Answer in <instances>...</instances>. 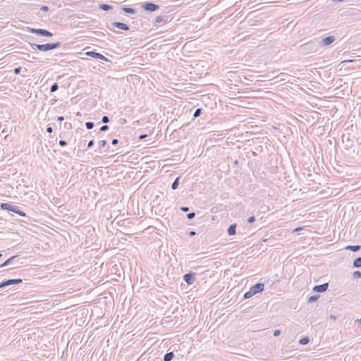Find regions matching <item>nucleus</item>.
<instances>
[{
	"label": "nucleus",
	"mask_w": 361,
	"mask_h": 361,
	"mask_svg": "<svg viewBox=\"0 0 361 361\" xmlns=\"http://www.w3.org/2000/svg\"><path fill=\"white\" fill-rule=\"evenodd\" d=\"M353 276L354 278H361V272L360 271H355L353 272Z\"/></svg>",
	"instance_id": "cd10ccee"
},
{
	"label": "nucleus",
	"mask_w": 361,
	"mask_h": 361,
	"mask_svg": "<svg viewBox=\"0 0 361 361\" xmlns=\"http://www.w3.org/2000/svg\"><path fill=\"white\" fill-rule=\"evenodd\" d=\"M164 18L162 16H157L154 19V24L156 25H159V23L164 22Z\"/></svg>",
	"instance_id": "412c9836"
},
{
	"label": "nucleus",
	"mask_w": 361,
	"mask_h": 361,
	"mask_svg": "<svg viewBox=\"0 0 361 361\" xmlns=\"http://www.w3.org/2000/svg\"><path fill=\"white\" fill-rule=\"evenodd\" d=\"M2 256H3V255L0 253V258H1Z\"/></svg>",
	"instance_id": "864d4df0"
},
{
	"label": "nucleus",
	"mask_w": 361,
	"mask_h": 361,
	"mask_svg": "<svg viewBox=\"0 0 361 361\" xmlns=\"http://www.w3.org/2000/svg\"><path fill=\"white\" fill-rule=\"evenodd\" d=\"M353 267H356V268H360L361 267V257H357L353 261Z\"/></svg>",
	"instance_id": "aec40b11"
},
{
	"label": "nucleus",
	"mask_w": 361,
	"mask_h": 361,
	"mask_svg": "<svg viewBox=\"0 0 361 361\" xmlns=\"http://www.w3.org/2000/svg\"><path fill=\"white\" fill-rule=\"evenodd\" d=\"M109 30H111V31H114L113 29H111V27H109Z\"/></svg>",
	"instance_id": "3c124183"
},
{
	"label": "nucleus",
	"mask_w": 361,
	"mask_h": 361,
	"mask_svg": "<svg viewBox=\"0 0 361 361\" xmlns=\"http://www.w3.org/2000/svg\"><path fill=\"white\" fill-rule=\"evenodd\" d=\"M99 8L105 11H109L112 9V6L111 5L106 4H101L99 6Z\"/></svg>",
	"instance_id": "6ab92c4d"
},
{
	"label": "nucleus",
	"mask_w": 361,
	"mask_h": 361,
	"mask_svg": "<svg viewBox=\"0 0 361 361\" xmlns=\"http://www.w3.org/2000/svg\"><path fill=\"white\" fill-rule=\"evenodd\" d=\"M109 129V126L107 125H104L100 128V130L104 132L106 131Z\"/></svg>",
	"instance_id": "f704fd0d"
},
{
	"label": "nucleus",
	"mask_w": 361,
	"mask_h": 361,
	"mask_svg": "<svg viewBox=\"0 0 361 361\" xmlns=\"http://www.w3.org/2000/svg\"><path fill=\"white\" fill-rule=\"evenodd\" d=\"M85 126L87 130H91L94 128V123L92 121H87L85 123Z\"/></svg>",
	"instance_id": "a878e982"
},
{
	"label": "nucleus",
	"mask_w": 361,
	"mask_h": 361,
	"mask_svg": "<svg viewBox=\"0 0 361 361\" xmlns=\"http://www.w3.org/2000/svg\"><path fill=\"white\" fill-rule=\"evenodd\" d=\"M85 55L88 56H91V57L97 59H100V60H102V61H109V59L106 57H105L104 55H102L100 53L96 52L94 51H87L85 53Z\"/></svg>",
	"instance_id": "0eeeda50"
},
{
	"label": "nucleus",
	"mask_w": 361,
	"mask_h": 361,
	"mask_svg": "<svg viewBox=\"0 0 361 361\" xmlns=\"http://www.w3.org/2000/svg\"><path fill=\"white\" fill-rule=\"evenodd\" d=\"M180 210L184 212H187L189 211V207H180Z\"/></svg>",
	"instance_id": "ea45409f"
},
{
	"label": "nucleus",
	"mask_w": 361,
	"mask_h": 361,
	"mask_svg": "<svg viewBox=\"0 0 361 361\" xmlns=\"http://www.w3.org/2000/svg\"><path fill=\"white\" fill-rule=\"evenodd\" d=\"M59 144L61 147H65L67 145V142L64 140H59Z\"/></svg>",
	"instance_id": "473e14b6"
},
{
	"label": "nucleus",
	"mask_w": 361,
	"mask_h": 361,
	"mask_svg": "<svg viewBox=\"0 0 361 361\" xmlns=\"http://www.w3.org/2000/svg\"><path fill=\"white\" fill-rule=\"evenodd\" d=\"M255 294L252 293V291L250 289L248 291L245 292L244 293L243 298L245 299H248L251 297H252Z\"/></svg>",
	"instance_id": "5701e85b"
},
{
	"label": "nucleus",
	"mask_w": 361,
	"mask_h": 361,
	"mask_svg": "<svg viewBox=\"0 0 361 361\" xmlns=\"http://www.w3.org/2000/svg\"><path fill=\"white\" fill-rule=\"evenodd\" d=\"M0 207L4 210H8L18 214L20 216H25L26 214L19 209V207L11 205L8 203H1Z\"/></svg>",
	"instance_id": "f03ea898"
},
{
	"label": "nucleus",
	"mask_w": 361,
	"mask_h": 361,
	"mask_svg": "<svg viewBox=\"0 0 361 361\" xmlns=\"http://www.w3.org/2000/svg\"><path fill=\"white\" fill-rule=\"evenodd\" d=\"M196 273L195 272H189L183 275V279L184 281H185L188 285H192L196 280Z\"/></svg>",
	"instance_id": "39448f33"
},
{
	"label": "nucleus",
	"mask_w": 361,
	"mask_h": 361,
	"mask_svg": "<svg viewBox=\"0 0 361 361\" xmlns=\"http://www.w3.org/2000/svg\"><path fill=\"white\" fill-rule=\"evenodd\" d=\"M111 25L123 30H130V27L127 24L121 22H113Z\"/></svg>",
	"instance_id": "9b49d317"
},
{
	"label": "nucleus",
	"mask_w": 361,
	"mask_h": 361,
	"mask_svg": "<svg viewBox=\"0 0 361 361\" xmlns=\"http://www.w3.org/2000/svg\"><path fill=\"white\" fill-rule=\"evenodd\" d=\"M361 245H348L345 247V250H350L352 252H357L360 250Z\"/></svg>",
	"instance_id": "4468645a"
},
{
	"label": "nucleus",
	"mask_w": 361,
	"mask_h": 361,
	"mask_svg": "<svg viewBox=\"0 0 361 361\" xmlns=\"http://www.w3.org/2000/svg\"><path fill=\"white\" fill-rule=\"evenodd\" d=\"M195 235H196V232L195 231H191L189 232V235L190 236H193Z\"/></svg>",
	"instance_id": "a18cd8bd"
},
{
	"label": "nucleus",
	"mask_w": 361,
	"mask_h": 361,
	"mask_svg": "<svg viewBox=\"0 0 361 361\" xmlns=\"http://www.w3.org/2000/svg\"><path fill=\"white\" fill-rule=\"evenodd\" d=\"M300 229H301L300 228H297L295 231H299Z\"/></svg>",
	"instance_id": "8fccbe9b"
},
{
	"label": "nucleus",
	"mask_w": 361,
	"mask_h": 361,
	"mask_svg": "<svg viewBox=\"0 0 361 361\" xmlns=\"http://www.w3.org/2000/svg\"><path fill=\"white\" fill-rule=\"evenodd\" d=\"M118 143V139H113L112 141H111V144L113 145H116Z\"/></svg>",
	"instance_id": "a19ab883"
},
{
	"label": "nucleus",
	"mask_w": 361,
	"mask_h": 361,
	"mask_svg": "<svg viewBox=\"0 0 361 361\" xmlns=\"http://www.w3.org/2000/svg\"><path fill=\"white\" fill-rule=\"evenodd\" d=\"M47 132L49 133H52L53 132V128L51 126H48L47 128Z\"/></svg>",
	"instance_id": "37998d69"
},
{
	"label": "nucleus",
	"mask_w": 361,
	"mask_h": 361,
	"mask_svg": "<svg viewBox=\"0 0 361 361\" xmlns=\"http://www.w3.org/2000/svg\"><path fill=\"white\" fill-rule=\"evenodd\" d=\"M336 40L334 36H328L322 39L320 42V45L323 47H326L332 44Z\"/></svg>",
	"instance_id": "1a4fd4ad"
},
{
	"label": "nucleus",
	"mask_w": 361,
	"mask_h": 361,
	"mask_svg": "<svg viewBox=\"0 0 361 361\" xmlns=\"http://www.w3.org/2000/svg\"><path fill=\"white\" fill-rule=\"evenodd\" d=\"M180 177L178 176L177 177L175 180L173 182L172 185H171V189L175 190L178 188V185H179V180H180Z\"/></svg>",
	"instance_id": "a211bd4d"
},
{
	"label": "nucleus",
	"mask_w": 361,
	"mask_h": 361,
	"mask_svg": "<svg viewBox=\"0 0 361 361\" xmlns=\"http://www.w3.org/2000/svg\"><path fill=\"white\" fill-rule=\"evenodd\" d=\"M142 8L147 11L153 12L158 10L159 6L152 2H145L142 5Z\"/></svg>",
	"instance_id": "423d86ee"
},
{
	"label": "nucleus",
	"mask_w": 361,
	"mask_h": 361,
	"mask_svg": "<svg viewBox=\"0 0 361 361\" xmlns=\"http://www.w3.org/2000/svg\"><path fill=\"white\" fill-rule=\"evenodd\" d=\"M17 257V256H12L11 257L8 258L7 260H6L3 264L0 265V267H6L12 263V262Z\"/></svg>",
	"instance_id": "2eb2a0df"
},
{
	"label": "nucleus",
	"mask_w": 361,
	"mask_h": 361,
	"mask_svg": "<svg viewBox=\"0 0 361 361\" xmlns=\"http://www.w3.org/2000/svg\"><path fill=\"white\" fill-rule=\"evenodd\" d=\"M41 10L43 11L47 12V11H48L49 10V8L47 6H42L41 7Z\"/></svg>",
	"instance_id": "e433bc0d"
},
{
	"label": "nucleus",
	"mask_w": 361,
	"mask_h": 361,
	"mask_svg": "<svg viewBox=\"0 0 361 361\" xmlns=\"http://www.w3.org/2000/svg\"><path fill=\"white\" fill-rule=\"evenodd\" d=\"M195 216V212H190V213L187 214V218L189 220L192 219Z\"/></svg>",
	"instance_id": "7c9ffc66"
},
{
	"label": "nucleus",
	"mask_w": 361,
	"mask_h": 361,
	"mask_svg": "<svg viewBox=\"0 0 361 361\" xmlns=\"http://www.w3.org/2000/svg\"><path fill=\"white\" fill-rule=\"evenodd\" d=\"M109 30H111V31H114L113 29H111V27H109Z\"/></svg>",
	"instance_id": "603ef678"
},
{
	"label": "nucleus",
	"mask_w": 361,
	"mask_h": 361,
	"mask_svg": "<svg viewBox=\"0 0 361 361\" xmlns=\"http://www.w3.org/2000/svg\"><path fill=\"white\" fill-rule=\"evenodd\" d=\"M319 298V295H311L309 299H308V302H314L315 301H317L318 300V298Z\"/></svg>",
	"instance_id": "b1692460"
},
{
	"label": "nucleus",
	"mask_w": 361,
	"mask_h": 361,
	"mask_svg": "<svg viewBox=\"0 0 361 361\" xmlns=\"http://www.w3.org/2000/svg\"><path fill=\"white\" fill-rule=\"evenodd\" d=\"M109 118L107 116H104L102 118V122L104 123H107L109 122Z\"/></svg>",
	"instance_id": "c756f323"
},
{
	"label": "nucleus",
	"mask_w": 361,
	"mask_h": 361,
	"mask_svg": "<svg viewBox=\"0 0 361 361\" xmlns=\"http://www.w3.org/2000/svg\"><path fill=\"white\" fill-rule=\"evenodd\" d=\"M330 319H333V320H335L336 319V316L333 315V314H331L330 315Z\"/></svg>",
	"instance_id": "de8ad7c7"
},
{
	"label": "nucleus",
	"mask_w": 361,
	"mask_h": 361,
	"mask_svg": "<svg viewBox=\"0 0 361 361\" xmlns=\"http://www.w3.org/2000/svg\"><path fill=\"white\" fill-rule=\"evenodd\" d=\"M30 46L33 49H38L41 51H48L54 49L59 47L61 44V42H55V43H47L43 44H39L35 43H30Z\"/></svg>",
	"instance_id": "f257e3e1"
},
{
	"label": "nucleus",
	"mask_w": 361,
	"mask_h": 361,
	"mask_svg": "<svg viewBox=\"0 0 361 361\" xmlns=\"http://www.w3.org/2000/svg\"><path fill=\"white\" fill-rule=\"evenodd\" d=\"M280 334H281V331L279 329H276L274 331V336H279Z\"/></svg>",
	"instance_id": "58836bf2"
},
{
	"label": "nucleus",
	"mask_w": 361,
	"mask_h": 361,
	"mask_svg": "<svg viewBox=\"0 0 361 361\" xmlns=\"http://www.w3.org/2000/svg\"><path fill=\"white\" fill-rule=\"evenodd\" d=\"M21 279H7L4 280L0 283V288H4L8 286L18 284L22 282Z\"/></svg>",
	"instance_id": "20e7f679"
},
{
	"label": "nucleus",
	"mask_w": 361,
	"mask_h": 361,
	"mask_svg": "<svg viewBox=\"0 0 361 361\" xmlns=\"http://www.w3.org/2000/svg\"><path fill=\"white\" fill-rule=\"evenodd\" d=\"M56 120H57L58 121H63L64 120V117H63V116H58V117L56 118Z\"/></svg>",
	"instance_id": "c03bdc74"
},
{
	"label": "nucleus",
	"mask_w": 361,
	"mask_h": 361,
	"mask_svg": "<svg viewBox=\"0 0 361 361\" xmlns=\"http://www.w3.org/2000/svg\"><path fill=\"white\" fill-rule=\"evenodd\" d=\"M94 140H91L88 142V144H87V147H88V148L92 147L94 145Z\"/></svg>",
	"instance_id": "4c0bfd02"
},
{
	"label": "nucleus",
	"mask_w": 361,
	"mask_h": 361,
	"mask_svg": "<svg viewBox=\"0 0 361 361\" xmlns=\"http://www.w3.org/2000/svg\"><path fill=\"white\" fill-rule=\"evenodd\" d=\"M127 123V120L126 118H120L119 123L121 125L126 124Z\"/></svg>",
	"instance_id": "c9c22d12"
},
{
	"label": "nucleus",
	"mask_w": 361,
	"mask_h": 361,
	"mask_svg": "<svg viewBox=\"0 0 361 361\" xmlns=\"http://www.w3.org/2000/svg\"><path fill=\"white\" fill-rule=\"evenodd\" d=\"M147 137V134H142L139 136V140H143L145 139V137Z\"/></svg>",
	"instance_id": "79ce46f5"
},
{
	"label": "nucleus",
	"mask_w": 361,
	"mask_h": 361,
	"mask_svg": "<svg viewBox=\"0 0 361 361\" xmlns=\"http://www.w3.org/2000/svg\"><path fill=\"white\" fill-rule=\"evenodd\" d=\"M314 42H309L305 44H302L300 48L302 49V50L303 51H307V50H309V49H312L314 47Z\"/></svg>",
	"instance_id": "ddd939ff"
},
{
	"label": "nucleus",
	"mask_w": 361,
	"mask_h": 361,
	"mask_svg": "<svg viewBox=\"0 0 361 361\" xmlns=\"http://www.w3.org/2000/svg\"><path fill=\"white\" fill-rule=\"evenodd\" d=\"M329 287L328 283H324L320 285H316L313 288V290L315 292L322 293L327 290Z\"/></svg>",
	"instance_id": "9d476101"
},
{
	"label": "nucleus",
	"mask_w": 361,
	"mask_h": 361,
	"mask_svg": "<svg viewBox=\"0 0 361 361\" xmlns=\"http://www.w3.org/2000/svg\"><path fill=\"white\" fill-rule=\"evenodd\" d=\"M255 217L254 216L249 217L247 219V222L249 224H252L253 222H255Z\"/></svg>",
	"instance_id": "72a5a7b5"
},
{
	"label": "nucleus",
	"mask_w": 361,
	"mask_h": 361,
	"mask_svg": "<svg viewBox=\"0 0 361 361\" xmlns=\"http://www.w3.org/2000/svg\"><path fill=\"white\" fill-rule=\"evenodd\" d=\"M121 9L123 12L129 14H134L136 12L135 9L131 7H122Z\"/></svg>",
	"instance_id": "dca6fc26"
},
{
	"label": "nucleus",
	"mask_w": 361,
	"mask_h": 361,
	"mask_svg": "<svg viewBox=\"0 0 361 361\" xmlns=\"http://www.w3.org/2000/svg\"><path fill=\"white\" fill-rule=\"evenodd\" d=\"M356 322L361 324V318L357 319Z\"/></svg>",
	"instance_id": "09e8293b"
},
{
	"label": "nucleus",
	"mask_w": 361,
	"mask_h": 361,
	"mask_svg": "<svg viewBox=\"0 0 361 361\" xmlns=\"http://www.w3.org/2000/svg\"><path fill=\"white\" fill-rule=\"evenodd\" d=\"M227 233L229 235H233L236 233V224H231L227 229Z\"/></svg>",
	"instance_id": "f8f14e48"
},
{
	"label": "nucleus",
	"mask_w": 361,
	"mask_h": 361,
	"mask_svg": "<svg viewBox=\"0 0 361 361\" xmlns=\"http://www.w3.org/2000/svg\"><path fill=\"white\" fill-rule=\"evenodd\" d=\"M252 293L255 295L257 293H261L264 289V284L262 283H257L251 286L250 288Z\"/></svg>",
	"instance_id": "6e6552de"
},
{
	"label": "nucleus",
	"mask_w": 361,
	"mask_h": 361,
	"mask_svg": "<svg viewBox=\"0 0 361 361\" xmlns=\"http://www.w3.org/2000/svg\"><path fill=\"white\" fill-rule=\"evenodd\" d=\"M309 342H310V338H309V337H307V336H305V337L302 338L299 341V343H300V344H301V345H306V344H307Z\"/></svg>",
	"instance_id": "4be33fe9"
},
{
	"label": "nucleus",
	"mask_w": 361,
	"mask_h": 361,
	"mask_svg": "<svg viewBox=\"0 0 361 361\" xmlns=\"http://www.w3.org/2000/svg\"><path fill=\"white\" fill-rule=\"evenodd\" d=\"M201 113H202V109H200V108L197 109L193 114V117L197 118V117L200 116Z\"/></svg>",
	"instance_id": "bb28decb"
},
{
	"label": "nucleus",
	"mask_w": 361,
	"mask_h": 361,
	"mask_svg": "<svg viewBox=\"0 0 361 361\" xmlns=\"http://www.w3.org/2000/svg\"><path fill=\"white\" fill-rule=\"evenodd\" d=\"M20 71H21V67H20V66L15 68L13 70V72L16 75L20 74Z\"/></svg>",
	"instance_id": "2f4dec72"
},
{
	"label": "nucleus",
	"mask_w": 361,
	"mask_h": 361,
	"mask_svg": "<svg viewBox=\"0 0 361 361\" xmlns=\"http://www.w3.org/2000/svg\"><path fill=\"white\" fill-rule=\"evenodd\" d=\"M353 61V60H344L342 63H350Z\"/></svg>",
	"instance_id": "49530a36"
},
{
	"label": "nucleus",
	"mask_w": 361,
	"mask_h": 361,
	"mask_svg": "<svg viewBox=\"0 0 361 361\" xmlns=\"http://www.w3.org/2000/svg\"><path fill=\"white\" fill-rule=\"evenodd\" d=\"M106 140H101L99 142V148H103L106 146Z\"/></svg>",
	"instance_id": "c85d7f7f"
},
{
	"label": "nucleus",
	"mask_w": 361,
	"mask_h": 361,
	"mask_svg": "<svg viewBox=\"0 0 361 361\" xmlns=\"http://www.w3.org/2000/svg\"><path fill=\"white\" fill-rule=\"evenodd\" d=\"M58 89H59V85H58V83L55 82L51 86L50 91H51V92H55L56 91L58 90Z\"/></svg>",
	"instance_id": "393cba45"
},
{
	"label": "nucleus",
	"mask_w": 361,
	"mask_h": 361,
	"mask_svg": "<svg viewBox=\"0 0 361 361\" xmlns=\"http://www.w3.org/2000/svg\"><path fill=\"white\" fill-rule=\"evenodd\" d=\"M27 31L30 33L36 34L39 36L51 37L53 36V33L47 30L42 28H32L27 27Z\"/></svg>",
	"instance_id": "7ed1b4c3"
},
{
	"label": "nucleus",
	"mask_w": 361,
	"mask_h": 361,
	"mask_svg": "<svg viewBox=\"0 0 361 361\" xmlns=\"http://www.w3.org/2000/svg\"><path fill=\"white\" fill-rule=\"evenodd\" d=\"M174 357V353L173 352L166 353L164 355V361H171Z\"/></svg>",
	"instance_id": "f3484780"
}]
</instances>
